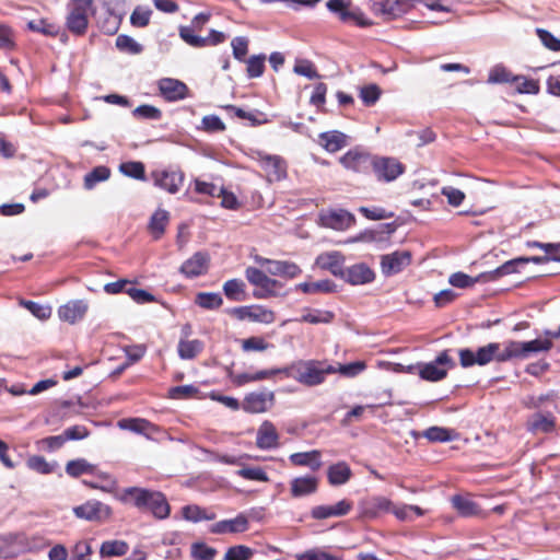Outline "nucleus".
Listing matches in <instances>:
<instances>
[{"mask_svg": "<svg viewBox=\"0 0 560 560\" xmlns=\"http://www.w3.org/2000/svg\"><path fill=\"white\" fill-rule=\"evenodd\" d=\"M273 392H252L245 396L242 402V408L244 411L249 413H262L268 411L273 406Z\"/></svg>", "mask_w": 560, "mask_h": 560, "instance_id": "obj_13", "label": "nucleus"}, {"mask_svg": "<svg viewBox=\"0 0 560 560\" xmlns=\"http://www.w3.org/2000/svg\"><path fill=\"white\" fill-rule=\"evenodd\" d=\"M118 427L150 438L159 431L158 427L142 418H126L118 421Z\"/></svg>", "mask_w": 560, "mask_h": 560, "instance_id": "obj_28", "label": "nucleus"}, {"mask_svg": "<svg viewBox=\"0 0 560 560\" xmlns=\"http://www.w3.org/2000/svg\"><path fill=\"white\" fill-rule=\"evenodd\" d=\"M88 310L89 304L84 300H71L58 308V317L73 325L83 319Z\"/></svg>", "mask_w": 560, "mask_h": 560, "instance_id": "obj_18", "label": "nucleus"}, {"mask_svg": "<svg viewBox=\"0 0 560 560\" xmlns=\"http://www.w3.org/2000/svg\"><path fill=\"white\" fill-rule=\"evenodd\" d=\"M245 277L247 281L262 290L265 293H273L278 281L268 277V275L255 267H247L245 269Z\"/></svg>", "mask_w": 560, "mask_h": 560, "instance_id": "obj_24", "label": "nucleus"}, {"mask_svg": "<svg viewBox=\"0 0 560 560\" xmlns=\"http://www.w3.org/2000/svg\"><path fill=\"white\" fill-rule=\"evenodd\" d=\"M226 313L238 320L248 319L267 325L273 323L276 319L275 312L262 305L232 307L228 310Z\"/></svg>", "mask_w": 560, "mask_h": 560, "instance_id": "obj_5", "label": "nucleus"}, {"mask_svg": "<svg viewBox=\"0 0 560 560\" xmlns=\"http://www.w3.org/2000/svg\"><path fill=\"white\" fill-rule=\"evenodd\" d=\"M26 310H28L38 319L45 320L51 316V307L49 305H42L33 301H21Z\"/></svg>", "mask_w": 560, "mask_h": 560, "instance_id": "obj_57", "label": "nucleus"}, {"mask_svg": "<svg viewBox=\"0 0 560 560\" xmlns=\"http://www.w3.org/2000/svg\"><path fill=\"white\" fill-rule=\"evenodd\" d=\"M116 47L130 54H139L142 50L140 44H138L133 38L127 35H119L116 38Z\"/></svg>", "mask_w": 560, "mask_h": 560, "instance_id": "obj_59", "label": "nucleus"}, {"mask_svg": "<svg viewBox=\"0 0 560 560\" xmlns=\"http://www.w3.org/2000/svg\"><path fill=\"white\" fill-rule=\"evenodd\" d=\"M514 75L504 67L495 66L489 72V83H512Z\"/></svg>", "mask_w": 560, "mask_h": 560, "instance_id": "obj_58", "label": "nucleus"}, {"mask_svg": "<svg viewBox=\"0 0 560 560\" xmlns=\"http://www.w3.org/2000/svg\"><path fill=\"white\" fill-rule=\"evenodd\" d=\"M555 428V421L551 416L535 413L527 421V429L533 433H547Z\"/></svg>", "mask_w": 560, "mask_h": 560, "instance_id": "obj_38", "label": "nucleus"}, {"mask_svg": "<svg viewBox=\"0 0 560 560\" xmlns=\"http://www.w3.org/2000/svg\"><path fill=\"white\" fill-rule=\"evenodd\" d=\"M195 304L203 310H218L223 304V299L217 292H199L195 296Z\"/></svg>", "mask_w": 560, "mask_h": 560, "instance_id": "obj_42", "label": "nucleus"}, {"mask_svg": "<svg viewBox=\"0 0 560 560\" xmlns=\"http://www.w3.org/2000/svg\"><path fill=\"white\" fill-rule=\"evenodd\" d=\"M110 171L106 166H97L84 176L85 189H92L97 183L105 182L109 178Z\"/></svg>", "mask_w": 560, "mask_h": 560, "instance_id": "obj_45", "label": "nucleus"}, {"mask_svg": "<svg viewBox=\"0 0 560 560\" xmlns=\"http://www.w3.org/2000/svg\"><path fill=\"white\" fill-rule=\"evenodd\" d=\"M366 365L363 361H355L348 364L334 365L335 373H339L347 377H354L365 370Z\"/></svg>", "mask_w": 560, "mask_h": 560, "instance_id": "obj_56", "label": "nucleus"}, {"mask_svg": "<svg viewBox=\"0 0 560 560\" xmlns=\"http://www.w3.org/2000/svg\"><path fill=\"white\" fill-rule=\"evenodd\" d=\"M351 469L346 462H338L329 466L327 471L328 481L332 486H341L351 478Z\"/></svg>", "mask_w": 560, "mask_h": 560, "instance_id": "obj_34", "label": "nucleus"}, {"mask_svg": "<svg viewBox=\"0 0 560 560\" xmlns=\"http://www.w3.org/2000/svg\"><path fill=\"white\" fill-rule=\"evenodd\" d=\"M320 222L324 226L345 231L354 223V217L346 210H330L320 214Z\"/></svg>", "mask_w": 560, "mask_h": 560, "instance_id": "obj_17", "label": "nucleus"}, {"mask_svg": "<svg viewBox=\"0 0 560 560\" xmlns=\"http://www.w3.org/2000/svg\"><path fill=\"white\" fill-rule=\"evenodd\" d=\"M454 435L453 431L441 427H431L423 433V436L432 442H448L453 440Z\"/></svg>", "mask_w": 560, "mask_h": 560, "instance_id": "obj_50", "label": "nucleus"}, {"mask_svg": "<svg viewBox=\"0 0 560 560\" xmlns=\"http://www.w3.org/2000/svg\"><path fill=\"white\" fill-rule=\"evenodd\" d=\"M320 144L330 153L337 152L348 144V136L338 131H326L319 135Z\"/></svg>", "mask_w": 560, "mask_h": 560, "instance_id": "obj_31", "label": "nucleus"}, {"mask_svg": "<svg viewBox=\"0 0 560 560\" xmlns=\"http://www.w3.org/2000/svg\"><path fill=\"white\" fill-rule=\"evenodd\" d=\"M254 550L244 545H237L226 550L222 560H249Z\"/></svg>", "mask_w": 560, "mask_h": 560, "instance_id": "obj_55", "label": "nucleus"}, {"mask_svg": "<svg viewBox=\"0 0 560 560\" xmlns=\"http://www.w3.org/2000/svg\"><path fill=\"white\" fill-rule=\"evenodd\" d=\"M374 278V271L366 264L359 262L345 268L340 279L352 285H362L372 282Z\"/></svg>", "mask_w": 560, "mask_h": 560, "instance_id": "obj_15", "label": "nucleus"}, {"mask_svg": "<svg viewBox=\"0 0 560 560\" xmlns=\"http://www.w3.org/2000/svg\"><path fill=\"white\" fill-rule=\"evenodd\" d=\"M512 84L520 93L536 94L539 91V86L536 81L522 75H514L512 79Z\"/></svg>", "mask_w": 560, "mask_h": 560, "instance_id": "obj_54", "label": "nucleus"}, {"mask_svg": "<svg viewBox=\"0 0 560 560\" xmlns=\"http://www.w3.org/2000/svg\"><path fill=\"white\" fill-rule=\"evenodd\" d=\"M151 178L156 187L174 195L182 188L185 175L179 170H156L151 173Z\"/></svg>", "mask_w": 560, "mask_h": 560, "instance_id": "obj_7", "label": "nucleus"}, {"mask_svg": "<svg viewBox=\"0 0 560 560\" xmlns=\"http://www.w3.org/2000/svg\"><path fill=\"white\" fill-rule=\"evenodd\" d=\"M255 159L259 162L261 168L266 173L267 180L279 182L287 176V164L278 155L264 154L261 152H255Z\"/></svg>", "mask_w": 560, "mask_h": 560, "instance_id": "obj_8", "label": "nucleus"}, {"mask_svg": "<svg viewBox=\"0 0 560 560\" xmlns=\"http://www.w3.org/2000/svg\"><path fill=\"white\" fill-rule=\"evenodd\" d=\"M477 282H486L485 281V273H480L476 278H471L468 275L464 272H455L452 273L448 278V283L452 284L455 288L466 289L470 288Z\"/></svg>", "mask_w": 560, "mask_h": 560, "instance_id": "obj_44", "label": "nucleus"}, {"mask_svg": "<svg viewBox=\"0 0 560 560\" xmlns=\"http://www.w3.org/2000/svg\"><path fill=\"white\" fill-rule=\"evenodd\" d=\"M394 503L385 497H375L362 505V513L365 517H376L382 512H392Z\"/></svg>", "mask_w": 560, "mask_h": 560, "instance_id": "obj_30", "label": "nucleus"}, {"mask_svg": "<svg viewBox=\"0 0 560 560\" xmlns=\"http://www.w3.org/2000/svg\"><path fill=\"white\" fill-rule=\"evenodd\" d=\"M451 501L453 508L464 517L476 516L480 513L479 506L469 498L454 495Z\"/></svg>", "mask_w": 560, "mask_h": 560, "instance_id": "obj_39", "label": "nucleus"}, {"mask_svg": "<svg viewBox=\"0 0 560 560\" xmlns=\"http://www.w3.org/2000/svg\"><path fill=\"white\" fill-rule=\"evenodd\" d=\"M343 22H353L359 26H370L372 22L359 9L350 10L349 8L342 13Z\"/></svg>", "mask_w": 560, "mask_h": 560, "instance_id": "obj_62", "label": "nucleus"}, {"mask_svg": "<svg viewBox=\"0 0 560 560\" xmlns=\"http://www.w3.org/2000/svg\"><path fill=\"white\" fill-rule=\"evenodd\" d=\"M218 551L203 542H194L190 546V556L192 560H213Z\"/></svg>", "mask_w": 560, "mask_h": 560, "instance_id": "obj_47", "label": "nucleus"}, {"mask_svg": "<svg viewBox=\"0 0 560 560\" xmlns=\"http://www.w3.org/2000/svg\"><path fill=\"white\" fill-rule=\"evenodd\" d=\"M89 12L81 8H72L67 18L68 28L74 34H83L88 27Z\"/></svg>", "mask_w": 560, "mask_h": 560, "instance_id": "obj_35", "label": "nucleus"}, {"mask_svg": "<svg viewBox=\"0 0 560 560\" xmlns=\"http://www.w3.org/2000/svg\"><path fill=\"white\" fill-rule=\"evenodd\" d=\"M279 445V433L268 420H265L257 430L256 446L260 450H271Z\"/></svg>", "mask_w": 560, "mask_h": 560, "instance_id": "obj_21", "label": "nucleus"}, {"mask_svg": "<svg viewBox=\"0 0 560 560\" xmlns=\"http://www.w3.org/2000/svg\"><path fill=\"white\" fill-rule=\"evenodd\" d=\"M550 337L537 338L529 341L508 340L503 343L490 342L476 351L460 349L458 351L460 365L465 369L472 365H486L492 361L505 362L513 359L525 360L534 353L548 352L553 343Z\"/></svg>", "mask_w": 560, "mask_h": 560, "instance_id": "obj_1", "label": "nucleus"}, {"mask_svg": "<svg viewBox=\"0 0 560 560\" xmlns=\"http://www.w3.org/2000/svg\"><path fill=\"white\" fill-rule=\"evenodd\" d=\"M203 347L199 339H178L177 353L182 360H192L202 352Z\"/></svg>", "mask_w": 560, "mask_h": 560, "instance_id": "obj_32", "label": "nucleus"}, {"mask_svg": "<svg viewBox=\"0 0 560 560\" xmlns=\"http://www.w3.org/2000/svg\"><path fill=\"white\" fill-rule=\"evenodd\" d=\"M254 260L260 266L266 267V272L272 276H279L288 279L296 278L301 275V268L291 261L271 260L260 256H255Z\"/></svg>", "mask_w": 560, "mask_h": 560, "instance_id": "obj_9", "label": "nucleus"}, {"mask_svg": "<svg viewBox=\"0 0 560 560\" xmlns=\"http://www.w3.org/2000/svg\"><path fill=\"white\" fill-rule=\"evenodd\" d=\"M441 194L446 197L447 202L453 207L460 206L465 199V194L453 186H444Z\"/></svg>", "mask_w": 560, "mask_h": 560, "instance_id": "obj_63", "label": "nucleus"}, {"mask_svg": "<svg viewBox=\"0 0 560 560\" xmlns=\"http://www.w3.org/2000/svg\"><path fill=\"white\" fill-rule=\"evenodd\" d=\"M159 91L161 95L168 102H176L184 100L187 96V85L172 78H163L158 82Z\"/></svg>", "mask_w": 560, "mask_h": 560, "instance_id": "obj_19", "label": "nucleus"}, {"mask_svg": "<svg viewBox=\"0 0 560 560\" xmlns=\"http://www.w3.org/2000/svg\"><path fill=\"white\" fill-rule=\"evenodd\" d=\"M201 129L208 132H218L225 129L224 122L219 116L208 115L201 120Z\"/></svg>", "mask_w": 560, "mask_h": 560, "instance_id": "obj_64", "label": "nucleus"}, {"mask_svg": "<svg viewBox=\"0 0 560 560\" xmlns=\"http://www.w3.org/2000/svg\"><path fill=\"white\" fill-rule=\"evenodd\" d=\"M119 171L128 177L143 180L145 178L144 176V165L141 162H125L120 164Z\"/></svg>", "mask_w": 560, "mask_h": 560, "instance_id": "obj_52", "label": "nucleus"}, {"mask_svg": "<svg viewBox=\"0 0 560 560\" xmlns=\"http://www.w3.org/2000/svg\"><path fill=\"white\" fill-rule=\"evenodd\" d=\"M209 264V254L205 252H197L183 262L179 271L187 278L199 277L208 271Z\"/></svg>", "mask_w": 560, "mask_h": 560, "instance_id": "obj_14", "label": "nucleus"}, {"mask_svg": "<svg viewBox=\"0 0 560 560\" xmlns=\"http://www.w3.org/2000/svg\"><path fill=\"white\" fill-rule=\"evenodd\" d=\"M318 488V478L315 476L295 477L290 481V492L293 498H301L315 493Z\"/></svg>", "mask_w": 560, "mask_h": 560, "instance_id": "obj_23", "label": "nucleus"}, {"mask_svg": "<svg viewBox=\"0 0 560 560\" xmlns=\"http://www.w3.org/2000/svg\"><path fill=\"white\" fill-rule=\"evenodd\" d=\"M316 265L341 278L343 273L345 256L338 250L326 252L317 256Z\"/></svg>", "mask_w": 560, "mask_h": 560, "instance_id": "obj_20", "label": "nucleus"}, {"mask_svg": "<svg viewBox=\"0 0 560 560\" xmlns=\"http://www.w3.org/2000/svg\"><path fill=\"white\" fill-rule=\"evenodd\" d=\"M373 171L380 180H395L405 171L404 165L394 158H373Z\"/></svg>", "mask_w": 560, "mask_h": 560, "instance_id": "obj_12", "label": "nucleus"}, {"mask_svg": "<svg viewBox=\"0 0 560 560\" xmlns=\"http://www.w3.org/2000/svg\"><path fill=\"white\" fill-rule=\"evenodd\" d=\"M24 534H10L0 537V557L12 558L26 552L24 549Z\"/></svg>", "mask_w": 560, "mask_h": 560, "instance_id": "obj_25", "label": "nucleus"}, {"mask_svg": "<svg viewBox=\"0 0 560 560\" xmlns=\"http://www.w3.org/2000/svg\"><path fill=\"white\" fill-rule=\"evenodd\" d=\"M66 472L73 478H78L82 475L96 474V466L84 458H78L67 463Z\"/></svg>", "mask_w": 560, "mask_h": 560, "instance_id": "obj_40", "label": "nucleus"}, {"mask_svg": "<svg viewBox=\"0 0 560 560\" xmlns=\"http://www.w3.org/2000/svg\"><path fill=\"white\" fill-rule=\"evenodd\" d=\"M248 529V520L240 514L235 518L224 520L213 524L210 532L213 534H237Z\"/></svg>", "mask_w": 560, "mask_h": 560, "instance_id": "obj_26", "label": "nucleus"}, {"mask_svg": "<svg viewBox=\"0 0 560 560\" xmlns=\"http://www.w3.org/2000/svg\"><path fill=\"white\" fill-rule=\"evenodd\" d=\"M225 296L234 302H243L247 299L246 284L241 279H230L223 283Z\"/></svg>", "mask_w": 560, "mask_h": 560, "instance_id": "obj_36", "label": "nucleus"}, {"mask_svg": "<svg viewBox=\"0 0 560 560\" xmlns=\"http://www.w3.org/2000/svg\"><path fill=\"white\" fill-rule=\"evenodd\" d=\"M382 91L378 85L371 83L360 88L359 96L366 106H373L381 97Z\"/></svg>", "mask_w": 560, "mask_h": 560, "instance_id": "obj_48", "label": "nucleus"}, {"mask_svg": "<svg viewBox=\"0 0 560 560\" xmlns=\"http://www.w3.org/2000/svg\"><path fill=\"white\" fill-rule=\"evenodd\" d=\"M351 509L352 503L350 501L341 500L334 505H317L312 509L311 515L315 520L339 517L348 514Z\"/></svg>", "mask_w": 560, "mask_h": 560, "instance_id": "obj_22", "label": "nucleus"}, {"mask_svg": "<svg viewBox=\"0 0 560 560\" xmlns=\"http://www.w3.org/2000/svg\"><path fill=\"white\" fill-rule=\"evenodd\" d=\"M151 491L142 488H127L119 494V500L124 503H131L138 509L147 508V499Z\"/></svg>", "mask_w": 560, "mask_h": 560, "instance_id": "obj_33", "label": "nucleus"}, {"mask_svg": "<svg viewBox=\"0 0 560 560\" xmlns=\"http://www.w3.org/2000/svg\"><path fill=\"white\" fill-rule=\"evenodd\" d=\"M392 513L399 520L404 522H410L413 520L415 516H422L424 515V510H422L418 505H411V504H401V505H395L392 509Z\"/></svg>", "mask_w": 560, "mask_h": 560, "instance_id": "obj_43", "label": "nucleus"}, {"mask_svg": "<svg viewBox=\"0 0 560 560\" xmlns=\"http://www.w3.org/2000/svg\"><path fill=\"white\" fill-rule=\"evenodd\" d=\"M454 366L455 362L450 355V351L443 350L433 361L409 365L407 371L410 373L416 372L424 381L440 382L447 376L448 371Z\"/></svg>", "mask_w": 560, "mask_h": 560, "instance_id": "obj_3", "label": "nucleus"}, {"mask_svg": "<svg viewBox=\"0 0 560 560\" xmlns=\"http://www.w3.org/2000/svg\"><path fill=\"white\" fill-rule=\"evenodd\" d=\"M237 475L244 479L267 482L269 477L260 467H244L237 470Z\"/></svg>", "mask_w": 560, "mask_h": 560, "instance_id": "obj_61", "label": "nucleus"}, {"mask_svg": "<svg viewBox=\"0 0 560 560\" xmlns=\"http://www.w3.org/2000/svg\"><path fill=\"white\" fill-rule=\"evenodd\" d=\"M289 462L293 466L308 467L313 471L319 470L323 465L322 453L317 450L293 453L289 456Z\"/></svg>", "mask_w": 560, "mask_h": 560, "instance_id": "obj_27", "label": "nucleus"}, {"mask_svg": "<svg viewBox=\"0 0 560 560\" xmlns=\"http://www.w3.org/2000/svg\"><path fill=\"white\" fill-rule=\"evenodd\" d=\"M411 264L409 250H396L381 256V271L385 277L399 273Z\"/></svg>", "mask_w": 560, "mask_h": 560, "instance_id": "obj_11", "label": "nucleus"}, {"mask_svg": "<svg viewBox=\"0 0 560 560\" xmlns=\"http://www.w3.org/2000/svg\"><path fill=\"white\" fill-rule=\"evenodd\" d=\"M156 518L163 520L170 515V505L161 492L151 491L147 499V508Z\"/></svg>", "mask_w": 560, "mask_h": 560, "instance_id": "obj_29", "label": "nucleus"}, {"mask_svg": "<svg viewBox=\"0 0 560 560\" xmlns=\"http://www.w3.org/2000/svg\"><path fill=\"white\" fill-rule=\"evenodd\" d=\"M529 262V259H524V257L515 258L504 262L502 266L498 267L494 270L489 272H485V281H494L502 276H506L516 271L515 266L520 264Z\"/></svg>", "mask_w": 560, "mask_h": 560, "instance_id": "obj_41", "label": "nucleus"}, {"mask_svg": "<svg viewBox=\"0 0 560 560\" xmlns=\"http://www.w3.org/2000/svg\"><path fill=\"white\" fill-rule=\"evenodd\" d=\"M179 36L186 44L195 48L215 46L226 39V35L222 32L211 30L207 37H201L194 34L192 27L187 26L179 27Z\"/></svg>", "mask_w": 560, "mask_h": 560, "instance_id": "obj_10", "label": "nucleus"}, {"mask_svg": "<svg viewBox=\"0 0 560 560\" xmlns=\"http://www.w3.org/2000/svg\"><path fill=\"white\" fill-rule=\"evenodd\" d=\"M294 558L295 560H343L340 557H337L318 548H313L304 552L296 553Z\"/></svg>", "mask_w": 560, "mask_h": 560, "instance_id": "obj_49", "label": "nucleus"}, {"mask_svg": "<svg viewBox=\"0 0 560 560\" xmlns=\"http://www.w3.org/2000/svg\"><path fill=\"white\" fill-rule=\"evenodd\" d=\"M128 551V545L121 540H109L103 542L101 553L106 557L124 556Z\"/></svg>", "mask_w": 560, "mask_h": 560, "instance_id": "obj_53", "label": "nucleus"}, {"mask_svg": "<svg viewBox=\"0 0 560 560\" xmlns=\"http://www.w3.org/2000/svg\"><path fill=\"white\" fill-rule=\"evenodd\" d=\"M170 221V213L164 209H156L149 222V231L155 240L160 238Z\"/></svg>", "mask_w": 560, "mask_h": 560, "instance_id": "obj_37", "label": "nucleus"}, {"mask_svg": "<svg viewBox=\"0 0 560 560\" xmlns=\"http://www.w3.org/2000/svg\"><path fill=\"white\" fill-rule=\"evenodd\" d=\"M26 465L30 469L42 475L51 474L55 468L54 464L48 463L43 456L39 455L31 456L27 459Z\"/></svg>", "mask_w": 560, "mask_h": 560, "instance_id": "obj_51", "label": "nucleus"}, {"mask_svg": "<svg viewBox=\"0 0 560 560\" xmlns=\"http://www.w3.org/2000/svg\"><path fill=\"white\" fill-rule=\"evenodd\" d=\"M285 377L298 383L313 387L325 382L326 375L335 374L334 365L319 360H299L285 368H281Z\"/></svg>", "mask_w": 560, "mask_h": 560, "instance_id": "obj_2", "label": "nucleus"}, {"mask_svg": "<svg viewBox=\"0 0 560 560\" xmlns=\"http://www.w3.org/2000/svg\"><path fill=\"white\" fill-rule=\"evenodd\" d=\"M334 315L328 311L306 310L302 314L300 322L310 324H327L330 323Z\"/></svg>", "mask_w": 560, "mask_h": 560, "instance_id": "obj_46", "label": "nucleus"}, {"mask_svg": "<svg viewBox=\"0 0 560 560\" xmlns=\"http://www.w3.org/2000/svg\"><path fill=\"white\" fill-rule=\"evenodd\" d=\"M73 514L84 521L103 523L110 518L112 509L109 505L93 499L74 506Z\"/></svg>", "mask_w": 560, "mask_h": 560, "instance_id": "obj_6", "label": "nucleus"}, {"mask_svg": "<svg viewBox=\"0 0 560 560\" xmlns=\"http://www.w3.org/2000/svg\"><path fill=\"white\" fill-rule=\"evenodd\" d=\"M373 158L368 153L359 149L349 150L343 154L339 162L343 167L353 172H364L372 165Z\"/></svg>", "mask_w": 560, "mask_h": 560, "instance_id": "obj_16", "label": "nucleus"}, {"mask_svg": "<svg viewBox=\"0 0 560 560\" xmlns=\"http://www.w3.org/2000/svg\"><path fill=\"white\" fill-rule=\"evenodd\" d=\"M415 0H380L371 4L372 12L385 21L399 18L409 12Z\"/></svg>", "mask_w": 560, "mask_h": 560, "instance_id": "obj_4", "label": "nucleus"}, {"mask_svg": "<svg viewBox=\"0 0 560 560\" xmlns=\"http://www.w3.org/2000/svg\"><path fill=\"white\" fill-rule=\"evenodd\" d=\"M247 74L249 78H258L265 70V56H252L247 61Z\"/></svg>", "mask_w": 560, "mask_h": 560, "instance_id": "obj_60", "label": "nucleus"}]
</instances>
